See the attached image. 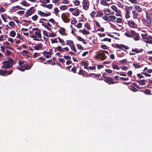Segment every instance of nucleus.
Wrapping results in <instances>:
<instances>
[{"label":"nucleus","mask_w":152,"mask_h":152,"mask_svg":"<svg viewBox=\"0 0 152 152\" xmlns=\"http://www.w3.org/2000/svg\"><path fill=\"white\" fill-rule=\"evenodd\" d=\"M20 4L23 6L27 7L30 5L26 1H23L20 2Z\"/></svg>","instance_id":"22"},{"label":"nucleus","mask_w":152,"mask_h":152,"mask_svg":"<svg viewBox=\"0 0 152 152\" xmlns=\"http://www.w3.org/2000/svg\"><path fill=\"white\" fill-rule=\"evenodd\" d=\"M77 22L76 19L75 18L71 21V23L72 24H75L77 23Z\"/></svg>","instance_id":"58"},{"label":"nucleus","mask_w":152,"mask_h":152,"mask_svg":"<svg viewBox=\"0 0 152 152\" xmlns=\"http://www.w3.org/2000/svg\"><path fill=\"white\" fill-rule=\"evenodd\" d=\"M147 34H141V36L142 37V38L143 39H145L147 38Z\"/></svg>","instance_id":"56"},{"label":"nucleus","mask_w":152,"mask_h":152,"mask_svg":"<svg viewBox=\"0 0 152 152\" xmlns=\"http://www.w3.org/2000/svg\"><path fill=\"white\" fill-rule=\"evenodd\" d=\"M125 35L128 37H132L133 31L131 30L130 31H127L125 33Z\"/></svg>","instance_id":"15"},{"label":"nucleus","mask_w":152,"mask_h":152,"mask_svg":"<svg viewBox=\"0 0 152 152\" xmlns=\"http://www.w3.org/2000/svg\"><path fill=\"white\" fill-rule=\"evenodd\" d=\"M77 47L78 49L79 50H83V48L80 44H77Z\"/></svg>","instance_id":"49"},{"label":"nucleus","mask_w":152,"mask_h":152,"mask_svg":"<svg viewBox=\"0 0 152 152\" xmlns=\"http://www.w3.org/2000/svg\"><path fill=\"white\" fill-rule=\"evenodd\" d=\"M102 18L105 21H108V16L104 15L102 17Z\"/></svg>","instance_id":"54"},{"label":"nucleus","mask_w":152,"mask_h":152,"mask_svg":"<svg viewBox=\"0 0 152 152\" xmlns=\"http://www.w3.org/2000/svg\"><path fill=\"white\" fill-rule=\"evenodd\" d=\"M42 26H44L45 28H46L48 30H51V28L50 27H48L46 25L44 24H42Z\"/></svg>","instance_id":"50"},{"label":"nucleus","mask_w":152,"mask_h":152,"mask_svg":"<svg viewBox=\"0 0 152 152\" xmlns=\"http://www.w3.org/2000/svg\"><path fill=\"white\" fill-rule=\"evenodd\" d=\"M116 18V17L114 15H109L108 16V21H113L115 20Z\"/></svg>","instance_id":"20"},{"label":"nucleus","mask_w":152,"mask_h":152,"mask_svg":"<svg viewBox=\"0 0 152 152\" xmlns=\"http://www.w3.org/2000/svg\"><path fill=\"white\" fill-rule=\"evenodd\" d=\"M67 6L65 5H60L59 8L61 10H65L67 8Z\"/></svg>","instance_id":"35"},{"label":"nucleus","mask_w":152,"mask_h":152,"mask_svg":"<svg viewBox=\"0 0 152 152\" xmlns=\"http://www.w3.org/2000/svg\"><path fill=\"white\" fill-rule=\"evenodd\" d=\"M41 30H40L38 31H36L35 32V35L37 37L39 38H42V34L41 33Z\"/></svg>","instance_id":"17"},{"label":"nucleus","mask_w":152,"mask_h":152,"mask_svg":"<svg viewBox=\"0 0 152 152\" xmlns=\"http://www.w3.org/2000/svg\"><path fill=\"white\" fill-rule=\"evenodd\" d=\"M104 13L106 15H109L111 14V12L110 10L109 9H107L104 11Z\"/></svg>","instance_id":"31"},{"label":"nucleus","mask_w":152,"mask_h":152,"mask_svg":"<svg viewBox=\"0 0 152 152\" xmlns=\"http://www.w3.org/2000/svg\"><path fill=\"white\" fill-rule=\"evenodd\" d=\"M138 82L139 84L141 85H144L146 84V81L145 80H138Z\"/></svg>","instance_id":"30"},{"label":"nucleus","mask_w":152,"mask_h":152,"mask_svg":"<svg viewBox=\"0 0 152 152\" xmlns=\"http://www.w3.org/2000/svg\"><path fill=\"white\" fill-rule=\"evenodd\" d=\"M7 60H5L2 63L3 65L1 68L4 69H9L12 67L14 61L10 57H8Z\"/></svg>","instance_id":"1"},{"label":"nucleus","mask_w":152,"mask_h":152,"mask_svg":"<svg viewBox=\"0 0 152 152\" xmlns=\"http://www.w3.org/2000/svg\"><path fill=\"white\" fill-rule=\"evenodd\" d=\"M111 39L110 38H104L103 40H102V41H108L109 42H111Z\"/></svg>","instance_id":"48"},{"label":"nucleus","mask_w":152,"mask_h":152,"mask_svg":"<svg viewBox=\"0 0 152 152\" xmlns=\"http://www.w3.org/2000/svg\"><path fill=\"white\" fill-rule=\"evenodd\" d=\"M38 14L39 15H40V16H42V17H45V13L42 12L41 11H38Z\"/></svg>","instance_id":"43"},{"label":"nucleus","mask_w":152,"mask_h":152,"mask_svg":"<svg viewBox=\"0 0 152 152\" xmlns=\"http://www.w3.org/2000/svg\"><path fill=\"white\" fill-rule=\"evenodd\" d=\"M38 16L37 15H35L31 17V19L34 21H36L38 18Z\"/></svg>","instance_id":"42"},{"label":"nucleus","mask_w":152,"mask_h":152,"mask_svg":"<svg viewBox=\"0 0 152 152\" xmlns=\"http://www.w3.org/2000/svg\"><path fill=\"white\" fill-rule=\"evenodd\" d=\"M35 11V10L34 9V7H31L26 11L25 15L26 17H28L33 14Z\"/></svg>","instance_id":"4"},{"label":"nucleus","mask_w":152,"mask_h":152,"mask_svg":"<svg viewBox=\"0 0 152 152\" xmlns=\"http://www.w3.org/2000/svg\"><path fill=\"white\" fill-rule=\"evenodd\" d=\"M112 67L114 69H115L117 70H119L120 69V68L118 66L115 64H112Z\"/></svg>","instance_id":"37"},{"label":"nucleus","mask_w":152,"mask_h":152,"mask_svg":"<svg viewBox=\"0 0 152 152\" xmlns=\"http://www.w3.org/2000/svg\"><path fill=\"white\" fill-rule=\"evenodd\" d=\"M115 45L116 47L118 49H122V48H123L127 50L129 48L128 47L123 44L119 45L118 44H116Z\"/></svg>","instance_id":"11"},{"label":"nucleus","mask_w":152,"mask_h":152,"mask_svg":"<svg viewBox=\"0 0 152 152\" xmlns=\"http://www.w3.org/2000/svg\"><path fill=\"white\" fill-rule=\"evenodd\" d=\"M81 64L84 66H88V63L87 61H83L82 62Z\"/></svg>","instance_id":"46"},{"label":"nucleus","mask_w":152,"mask_h":152,"mask_svg":"<svg viewBox=\"0 0 152 152\" xmlns=\"http://www.w3.org/2000/svg\"><path fill=\"white\" fill-rule=\"evenodd\" d=\"M126 11V17L127 19L130 18L131 11L132 10L133 7L132 6L128 7L126 6L125 7Z\"/></svg>","instance_id":"6"},{"label":"nucleus","mask_w":152,"mask_h":152,"mask_svg":"<svg viewBox=\"0 0 152 152\" xmlns=\"http://www.w3.org/2000/svg\"><path fill=\"white\" fill-rule=\"evenodd\" d=\"M122 19L120 18H118L116 19V22L118 23H121Z\"/></svg>","instance_id":"60"},{"label":"nucleus","mask_w":152,"mask_h":152,"mask_svg":"<svg viewBox=\"0 0 152 152\" xmlns=\"http://www.w3.org/2000/svg\"><path fill=\"white\" fill-rule=\"evenodd\" d=\"M144 93L147 95H150L151 94V92L149 89H145L144 92Z\"/></svg>","instance_id":"38"},{"label":"nucleus","mask_w":152,"mask_h":152,"mask_svg":"<svg viewBox=\"0 0 152 152\" xmlns=\"http://www.w3.org/2000/svg\"><path fill=\"white\" fill-rule=\"evenodd\" d=\"M85 27L87 28L88 30L91 29V28L88 23H86L84 25Z\"/></svg>","instance_id":"40"},{"label":"nucleus","mask_w":152,"mask_h":152,"mask_svg":"<svg viewBox=\"0 0 152 152\" xmlns=\"http://www.w3.org/2000/svg\"><path fill=\"white\" fill-rule=\"evenodd\" d=\"M42 6L44 7H46L49 9H51L53 6V5L51 4H50L48 5L43 4Z\"/></svg>","instance_id":"29"},{"label":"nucleus","mask_w":152,"mask_h":152,"mask_svg":"<svg viewBox=\"0 0 152 152\" xmlns=\"http://www.w3.org/2000/svg\"><path fill=\"white\" fill-rule=\"evenodd\" d=\"M48 21L51 23H53V24L55 23V21L53 18L50 19Z\"/></svg>","instance_id":"64"},{"label":"nucleus","mask_w":152,"mask_h":152,"mask_svg":"<svg viewBox=\"0 0 152 152\" xmlns=\"http://www.w3.org/2000/svg\"><path fill=\"white\" fill-rule=\"evenodd\" d=\"M28 64H25L23 65L22 66V67L24 68V69L26 70L28 69Z\"/></svg>","instance_id":"44"},{"label":"nucleus","mask_w":152,"mask_h":152,"mask_svg":"<svg viewBox=\"0 0 152 152\" xmlns=\"http://www.w3.org/2000/svg\"><path fill=\"white\" fill-rule=\"evenodd\" d=\"M83 8L85 10H88L90 5V3L88 0H83Z\"/></svg>","instance_id":"7"},{"label":"nucleus","mask_w":152,"mask_h":152,"mask_svg":"<svg viewBox=\"0 0 152 152\" xmlns=\"http://www.w3.org/2000/svg\"><path fill=\"white\" fill-rule=\"evenodd\" d=\"M61 18L64 22L66 23H67L69 22L70 20L68 19V17L65 15V13H64L62 14L61 15Z\"/></svg>","instance_id":"10"},{"label":"nucleus","mask_w":152,"mask_h":152,"mask_svg":"<svg viewBox=\"0 0 152 152\" xmlns=\"http://www.w3.org/2000/svg\"><path fill=\"white\" fill-rule=\"evenodd\" d=\"M134 7L135 10H137L139 12H141L142 11V10L139 6L134 5Z\"/></svg>","instance_id":"23"},{"label":"nucleus","mask_w":152,"mask_h":152,"mask_svg":"<svg viewBox=\"0 0 152 152\" xmlns=\"http://www.w3.org/2000/svg\"><path fill=\"white\" fill-rule=\"evenodd\" d=\"M49 36L51 37H54L56 36V34L53 32H51L49 34Z\"/></svg>","instance_id":"62"},{"label":"nucleus","mask_w":152,"mask_h":152,"mask_svg":"<svg viewBox=\"0 0 152 152\" xmlns=\"http://www.w3.org/2000/svg\"><path fill=\"white\" fill-rule=\"evenodd\" d=\"M146 14L147 23L148 25H150L152 23V13L149 14L148 12H146Z\"/></svg>","instance_id":"5"},{"label":"nucleus","mask_w":152,"mask_h":152,"mask_svg":"<svg viewBox=\"0 0 152 152\" xmlns=\"http://www.w3.org/2000/svg\"><path fill=\"white\" fill-rule=\"evenodd\" d=\"M43 45L42 43H38L36 46L34 47V49L36 50H39L42 48Z\"/></svg>","instance_id":"12"},{"label":"nucleus","mask_w":152,"mask_h":152,"mask_svg":"<svg viewBox=\"0 0 152 152\" xmlns=\"http://www.w3.org/2000/svg\"><path fill=\"white\" fill-rule=\"evenodd\" d=\"M12 9H13L15 8H18L19 9H20V10H25V9H23V8H22V7H21L20 6H18V5L16 6H15L12 7Z\"/></svg>","instance_id":"45"},{"label":"nucleus","mask_w":152,"mask_h":152,"mask_svg":"<svg viewBox=\"0 0 152 152\" xmlns=\"http://www.w3.org/2000/svg\"><path fill=\"white\" fill-rule=\"evenodd\" d=\"M69 10L72 13L73 15L76 16H78L80 13V10L76 8H70L69 9Z\"/></svg>","instance_id":"3"},{"label":"nucleus","mask_w":152,"mask_h":152,"mask_svg":"<svg viewBox=\"0 0 152 152\" xmlns=\"http://www.w3.org/2000/svg\"><path fill=\"white\" fill-rule=\"evenodd\" d=\"M139 35L134 31V39L135 41H138L140 39Z\"/></svg>","instance_id":"14"},{"label":"nucleus","mask_w":152,"mask_h":152,"mask_svg":"<svg viewBox=\"0 0 152 152\" xmlns=\"http://www.w3.org/2000/svg\"><path fill=\"white\" fill-rule=\"evenodd\" d=\"M85 72L84 71H83L82 69H80L79 70V72H78V73L79 75H81L83 76L84 77L85 76L86 74Z\"/></svg>","instance_id":"24"},{"label":"nucleus","mask_w":152,"mask_h":152,"mask_svg":"<svg viewBox=\"0 0 152 152\" xmlns=\"http://www.w3.org/2000/svg\"><path fill=\"white\" fill-rule=\"evenodd\" d=\"M56 48L58 51L62 53H64L65 52V51H64V50H65L66 51H68L69 50V49L67 47H66L62 49V47L61 46H58Z\"/></svg>","instance_id":"9"},{"label":"nucleus","mask_w":152,"mask_h":152,"mask_svg":"<svg viewBox=\"0 0 152 152\" xmlns=\"http://www.w3.org/2000/svg\"><path fill=\"white\" fill-rule=\"evenodd\" d=\"M18 69L22 72H24L25 70V69H24V68L22 67V66L18 67Z\"/></svg>","instance_id":"57"},{"label":"nucleus","mask_w":152,"mask_h":152,"mask_svg":"<svg viewBox=\"0 0 152 152\" xmlns=\"http://www.w3.org/2000/svg\"><path fill=\"white\" fill-rule=\"evenodd\" d=\"M100 55V58L102 60H104L107 58V57L104 53H101Z\"/></svg>","instance_id":"33"},{"label":"nucleus","mask_w":152,"mask_h":152,"mask_svg":"<svg viewBox=\"0 0 152 152\" xmlns=\"http://www.w3.org/2000/svg\"><path fill=\"white\" fill-rule=\"evenodd\" d=\"M16 34V32L14 30L11 31L10 33V36L13 37L15 36Z\"/></svg>","instance_id":"28"},{"label":"nucleus","mask_w":152,"mask_h":152,"mask_svg":"<svg viewBox=\"0 0 152 152\" xmlns=\"http://www.w3.org/2000/svg\"><path fill=\"white\" fill-rule=\"evenodd\" d=\"M0 75L3 76H7V72L6 70L0 69Z\"/></svg>","instance_id":"16"},{"label":"nucleus","mask_w":152,"mask_h":152,"mask_svg":"<svg viewBox=\"0 0 152 152\" xmlns=\"http://www.w3.org/2000/svg\"><path fill=\"white\" fill-rule=\"evenodd\" d=\"M9 25L12 27H14L15 25V23L13 21L9 22Z\"/></svg>","instance_id":"39"},{"label":"nucleus","mask_w":152,"mask_h":152,"mask_svg":"<svg viewBox=\"0 0 152 152\" xmlns=\"http://www.w3.org/2000/svg\"><path fill=\"white\" fill-rule=\"evenodd\" d=\"M107 74L104 73L102 75V77L104 79V81L110 85L113 84L118 83V82L114 81L113 78L110 77H108L104 76V75H106Z\"/></svg>","instance_id":"2"},{"label":"nucleus","mask_w":152,"mask_h":152,"mask_svg":"<svg viewBox=\"0 0 152 152\" xmlns=\"http://www.w3.org/2000/svg\"><path fill=\"white\" fill-rule=\"evenodd\" d=\"M31 37L33 38V39L35 41H43V40L41 39H40L37 38V37L34 34H33L31 35Z\"/></svg>","instance_id":"25"},{"label":"nucleus","mask_w":152,"mask_h":152,"mask_svg":"<svg viewBox=\"0 0 152 152\" xmlns=\"http://www.w3.org/2000/svg\"><path fill=\"white\" fill-rule=\"evenodd\" d=\"M82 23H79L77 25V27L78 28H80L82 27Z\"/></svg>","instance_id":"59"},{"label":"nucleus","mask_w":152,"mask_h":152,"mask_svg":"<svg viewBox=\"0 0 152 152\" xmlns=\"http://www.w3.org/2000/svg\"><path fill=\"white\" fill-rule=\"evenodd\" d=\"M146 39V40L145 41V42L150 44H152V37L151 36L147 35Z\"/></svg>","instance_id":"13"},{"label":"nucleus","mask_w":152,"mask_h":152,"mask_svg":"<svg viewBox=\"0 0 152 152\" xmlns=\"http://www.w3.org/2000/svg\"><path fill=\"white\" fill-rule=\"evenodd\" d=\"M137 14H135L134 12V28L137 26V24H138L140 21L139 19L137 17Z\"/></svg>","instance_id":"8"},{"label":"nucleus","mask_w":152,"mask_h":152,"mask_svg":"<svg viewBox=\"0 0 152 152\" xmlns=\"http://www.w3.org/2000/svg\"><path fill=\"white\" fill-rule=\"evenodd\" d=\"M105 71L108 74H111L113 72L112 70L109 69H106L105 70Z\"/></svg>","instance_id":"52"},{"label":"nucleus","mask_w":152,"mask_h":152,"mask_svg":"<svg viewBox=\"0 0 152 152\" xmlns=\"http://www.w3.org/2000/svg\"><path fill=\"white\" fill-rule=\"evenodd\" d=\"M25 12V11H19L17 12V13L18 14V15H23L24 13Z\"/></svg>","instance_id":"53"},{"label":"nucleus","mask_w":152,"mask_h":152,"mask_svg":"<svg viewBox=\"0 0 152 152\" xmlns=\"http://www.w3.org/2000/svg\"><path fill=\"white\" fill-rule=\"evenodd\" d=\"M103 15V13L101 12L100 11H98L97 12V14L96 15V17H100Z\"/></svg>","instance_id":"36"},{"label":"nucleus","mask_w":152,"mask_h":152,"mask_svg":"<svg viewBox=\"0 0 152 152\" xmlns=\"http://www.w3.org/2000/svg\"><path fill=\"white\" fill-rule=\"evenodd\" d=\"M58 39L59 42L61 44V45L62 46H64L66 44L65 43V42L63 39H61L59 37H58Z\"/></svg>","instance_id":"27"},{"label":"nucleus","mask_w":152,"mask_h":152,"mask_svg":"<svg viewBox=\"0 0 152 152\" xmlns=\"http://www.w3.org/2000/svg\"><path fill=\"white\" fill-rule=\"evenodd\" d=\"M73 3L75 6H79L80 4V2L78 0H75L73 1Z\"/></svg>","instance_id":"32"},{"label":"nucleus","mask_w":152,"mask_h":152,"mask_svg":"<svg viewBox=\"0 0 152 152\" xmlns=\"http://www.w3.org/2000/svg\"><path fill=\"white\" fill-rule=\"evenodd\" d=\"M77 67L75 66H73V67L71 69V71L74 73H75L76 72V70H77Z\"/></svg>","instance_id":"47"},{"label":"nucleus","mask_w":152,"mask_h":152,"mask_svg":"<svg viewBox=\"0 0 152 152\" xmlns=\"http://www.w3.org/2000/svg\"><path fill=\"white\" fill-rule=\"evenodd\" d=\"M71 48V49L73 50L75 53L77 52V49L75 47V45L73 44L70 47Z\"/></svg>","instance_id":"34"},{"label":"nucleus","mask_w":152,"mask_h":152,"mask_svg":"<svg viewBox=\"0 0 152 152\" xmlns=\"http://www.w3.org/2000/svg\"><path fill=\"white\" fill-rule=\"evenodd\" d=\"M65 29L64 28L61 27L59 30V31L60 33L62 35H65Z\"/></svg>","instance_id":"21"},{"label":"nucleus","mask_w":152,"mask_h":152,"mask_svg":"<svg viewBox=\"0 0 152 152\" xmlns=\"http://www.w3.org/2000/svg\"><path fill=\"white\" fill-rule=\"evenodd\" d=\"M39 59L41 61H40L41 62H42V61H43L45 60V58L44 57L42 56L39 57Z\"/></svg>","instance_id":"63"},{"label":"nucleus","mask_w":152,"mask_h":152,"mask_svg":"<svg viewBox=\"0 0 152 152\" xmlns=\"http://www.w3.org/2000/svg\"><path fill=\"white\" fill-rule=\"evenodd\" d=\"M111 9L114 10L115 11L118 10L117 7L115 5H112L111 7Z\"/></svg>","instance_id":"61"},{"label":"nucleus","mask_w":152,"mask_h":152,"mask_svg":"<svg viewBox=\"0 0 152 152\" xmlns=\"http://www.w3.org/2000/svg\"><path fill=\"white\" fill-rule=\"evenodd\" d=\"M79 32L80 33H82L83 34H89V31L86 30V29L84 30H81L80 29L79 30Z\"/></svg>","instance_id":"18"},{"label":"nucleus","mask_w":152,"mask_h":152,"mask_svg":"<svg viewBox=\"0 0 152 152\" xmlns=\"http://www.w3.org/2000/svg\"><path fill=\"white\" fill-rule=\"evenodd\" d=\"M128 23L129 26L132 28H133V21H128Z\"/></svg>","instance_id":"41"},{"label":"nucleus","mask_w":152,"mask_h":152,"mask_svg":"<svg viewBox=\"0 0 152 152\" xmlns=\"http://www.w3.org/2000/svg\"><path fill=\"white\" fill-rule=\"evenodd\" d=\"M100 47L104 49H107L108 48V47L107 45L104 44L101 45Z\"/></svg>","instance_id":"51"},{"label":"nucleus","mask_w":152,"mask_h":152,"mask_svg":"<svg viewBox=\"0 0 152 152\" xmlns=\"http://www.w3.org/2000/svg\"><path fill=\"white\" fill-rule=\"evenodd\" d=\"M110 0H101V4L104 6H108L109 4L107 3L106 1H109Z\"/></svg>","instance_id":"19"},{"label":"nucleus","mask_w":152,"mask_h":152,"mask_svg":"<svg viewBox=\"0 0 152 152\" xmlns=\"http://www.w3.org/2000/svg\"><path fill=\"white\" fill-rule=\"evenodd\" d=\"M66 45H69V47H70L73 44V42L72 40H67L66 41Z\"/></svg>","instance_id":"26"},{"label":"nucleus","mask_w":152,"mask_h":152,"mask_svg":"<svg viewBox=\"0 0 152 152\" xmlns=\"http://www.w3.org/2000/svg\"><path fill=\"white\" fill-rule=\"evenodd\" d=\"M42 33L46 37H48L49 35L48 33L46 31H43Z\"/></svg>","instance_id":"55"}]
</instances>
